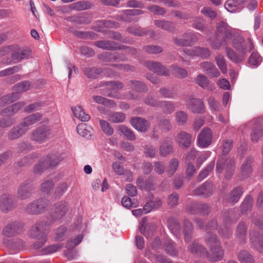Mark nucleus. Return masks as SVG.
Instances as JSON below:
<instances>
[{
	"label": "nucleus",
	"mask_w": 263,
	"mask_h": 263,
	"mask_svg": "<svg viewBox=\"0 0 263 263\" xmlns=\"http://www.w3.org/2000/svg\"><path fill=\"white\" fill-rule=\"evenodd\" d=\"M239 33L223 22L217 24L215 36L209 41L211 47L215 50L219 49L223 45L228 47L236 39Z\"/></svg>",
	"instance_id": "obj_1"
},
{
	"label": "nucleus",
	"mask_w": 263,
	"mask_h": 263,
	"mask_svg": "<svg viewBox=\"0 0 263 263\" xmlns=\"http://www.w3.org/2000/svg\"><path fill=\"white\" fill-rule=\"evenodd\" d=\"M217 222L213 219L208 223L206 226L207 233L205 236V241L207 245L210 248L208 254V259L215 262L221 260L224 255V251L220 246V243L216 236L211 233V230L216 229Z\"/></svg>",
	"instance_id": "obj_2"
},
{
	"label": "nucleus",
	"mask_w": 263,
	"mask_h": 263,
	"mask_svg": "<svg viewBox=\"0 0 263 263\" xmlns=\"http://www.w3.org/2000/svg\"><path fill=\"white\" fill-rule=\"evenodd\" d=\"M231 45H232L240 54H238L229 46L226 47L225 50L228 58L234 63H239L242 62L246 57L248 52L254 48V45L250 39H248L247 45L245 43V40L239 34L236 37Z\"/></svg>",
	"instance_id": "obj_3"
},
{
	"label": "nucleus",
	"mask_w": 263,
	"mask_h": 263,
	"mask_svg": "<svg viewBox=\"0 0 263 263\" xmlns=\"http://www.w3.org/2000/svg\"><path fill=\"white\" fill-rule=\"evenodd\" d=\"M232 146V142L231 141H224L222 148V152L224 155L220 157L216 165V171L218 173H221L223 170L227 171V175L225 177L227 179L231 178L234 171V160L225 155L226 154L230 152Z\"/></svg>",
	"instance_id": "obj_4"
},
{
	"label": "nucleus",
	"mask_w": 263,
	"mask_h": 263,
	"mask_svg": "<svg viewBox=\"0 0 263 263\" xmlns=\"http://www.w3.org/2000/svg\"><path fill=\"white\" fill-rule=\"evenodd\" d=\"M30 84L31 83L28 81L17 83L13 87V93L4 96L0 99V106L3 107L18 99L22 92L27 91L30 89Z\"/></svg>",
	"instance_id": "obj_5"
},
{
	"label": "nucleus",
	"mask_w": 263,
	"mask_h": 263,
	"mask_svg": "<svg viewBox=\"0 0 263 263\" xmlns=\"http://www.w3.org/2000/svg\"><path fill=\"white\" fill-rule=\"evenodd\" d=\"M62 159L58 156H52L42 159L34 168V173L40 174L48 168L56 166Z\"/></svg>",
	"instance_id": "obj_6"
},
{
	"label": "nucleus",
	"mask_w": 263,
	"mask_h": 263,
	"mask_svg": "<svg viewBox=\"0 0 263 263\" xmlns=\"http://www.w3.org/2000/svg\"><path fill=\"white\" fill-rule=\"evenodd\" d=\"M47 230L44 227V224H40L36 228L34 234V249L41 248L46 241Z\"/></svg>",
	"instance_id": "obj_7"
},
{
	"label": "nucleus",
	"mask_w": 263,
	"mask_h": 263,
	"mask_svg": "<svg viewBox=\"0 0 263 263\" xmlns=\"http://www.w3.org/2000/svg\"><path fill=\"white\" fill-rule=\"evenodd\" d=\"M212 132L210 128H203L197 137V145L200 148H206L210 146L212 141Z\"/></svg>",
	"instance_id": "obj_8"
},
{
	"label": "nucleus",
	"mask_w": 263,
	"mask_h": 263,
	"mask_svg": "<svg viewBox=\"0 0 263 263\" xmlns=\"http://www.w3.org/2000/svg\"><path fill=\"white\" fill-rule=\"evenodd\" d=\"M32 185L31 180L23 182L17 189V198L21 200H25L30 197L32 194Z\"/></svg>",
	"instance_id": "obj_9"
},
{
	"label": "nucleus",
	"mask_w": 263,
	"mask_h": 263,
	"mask_svg": "<svg viewBox=\"0 0 263 263\" xmlns=\"http://www.w3.org/2000/svg\"><path fill=\"white\" fill-rule=\"evenodd\" d=\"M83 72L87 77L90 79H95L102 73L109 77H114L116 75L115 72L110 69H105L103 71L100 68L87 67L84 69Z\"/></svg>",
	"instance_id": "obj_10"
},
{
	"label": "nucleus",
	"mask_w": 263,
	"mask_h": 263,
	"mask_svg": "<svg viewBox=\"0 0 263 263\" xmlns=\"http://www.w3.org/2000/svg\"><path fill=\"white\" fill-rule=\"evenodd\" d=\"M51 135L50 129L48 126H43L37 128L34 133V142L42 143L47 140Z\"/></svg>",
	"instance_id": "obj_11"
},
{
	"label": "nucleus",
	"mask_w": 263,
	"mask_h": 263,
	"mask_svg": "<svg viewBox=\"0 0 263 263\" xmlns=\"http://www.w3.org/2000/svg\"><path fill=\"white\" fill-rule=\"evenodd\" d=\"M22 226L17 221H14L8 224L3 230V235L7 237L14 236L21 232Z\"/></svg>",
	"instance_id": "obj_12"
},
{
	"label": "nucleus",
	"mask_w": 263,
	"mask_h": 263,
	"mask_svg": "<svg viewBox=\"0 0 263 263\" xmlns=\"http://www.w3.org/2000/svg\"><path fill=\"white\" fill-rule=\"evenodd\" d=\"M250 239L254 248L259 253H263V236L253 231L250 233Z\"/></svg>",
	"instance_id": "obj_13"
},
{
	"label": "nucleus",
	"mask_w": 263,
	"mask_h": 263,
	"mask_svg": "<svg viewBox=\"0 0 263 263\" xmlns=\"http://www.w3.org/2000/svg\"><path fill=\"white\" fill-rule=\"evenodd\" d=\"M214 190L213 184L209 181H206L199 187L194 191V193L196 195H200L203 197L211 196Z\"/></svg>",
	"instance_id": "obj_14"
},
{
	"label": "nucleus",
	"mask_w": 263,
	"mask_h": 263,
	"mask_svg": "<svg viewBox=\"0 0 263 263\" xmlns=\"http://www.w3.org/2000/svg\"><path fill=\"white\" fill-rule=\"evenodd\" d=\"M192 135L185 132L179 133L176 137V141L181 148H187L191 144Z\"/></svg>",
	"instance_id": "obj_15"
},
{
	"label": "nucleus",
	"mask_w": 263,
	"mask_h": 263,
	"mask_svg": "<svg viewBox=\"0 0 263 263\" xmlns=\"http://www.w3.org/2000/svg\"><path fill=\"white\" fill-rule=\"evenodd\" d=\"M145 65L148 69L158 74L165 76L169 75L168 70L159 63L149 61L146 62Z\"/></svg>",
	"instance_id": "obj_16"
},
{
	"label": "nucleus",
	"mask_w": 263,
	"mask_h": 263,
	"mask_svg": "<svg viewBox=\"0 0 263 263\" xmlns=\"http://www.w3.org/2000/svg\"><path fill=\"white\" fill-rule=\"evenodd\" d=\"M186 105L188 108L195 113H201L204 110V105L201 100L196 99H190Z\"/></svg>",
	"instance_id": "obj_17"
},
{
	"label": "nucleus",
	"mask_w": 263,
	"mask_h": 263,
	"mask_svg": "<svg viewBox=\"0 0 263 263\" xmlns=\"http://www.w3.org/2000/svg\"><path fill=\"white\" fill-rule=\"evenodd\" d=\"M130 123L135 129L141 132H145L149 128L148 122L139 117L132 118Z\"/></svg>",
	"instance_id": "obj_18"
},
{
	"label": "nucleus",
	"mask_w": 263,
	"mask_h": 263,
	"mask_svg": "<svg viewBox=\"0 0 263 263\" xmlns=\"http://www.w3.org/2000/svg\"><path fill=\"white\" fill-rule=\"evenodd\" d=\"M247 226L243 222H240L236 229V236L240 243H244L246 241Z\"/></svg>",
	"instance_id": "obj_19"
},
{
	"label": "nucleus",
	"mask_w": 263,
	"mask_h": 263,
	"mask_svg": "<svg viewBox=\"0 0 263 263\" xmlns=\"http://www.w3.org/2000/svg\"><path fill=\"white\" fill-rule=\"evenodd\" d=\"M13 208L12 200L10 195H3L0 199V210L3 212H7Z\"/></svg>",
	"instance_id": "obj_20"
},
{
	"label": "nucleus",
	"mask_w": 263,
	"mask_h": 263,
	"mask_svg": "<svg viewBox=\"0 0 263 263\" xmlns=\"http://www.w3.org/2000/svg\"><path fill=\"white\" fill-rule=\"evenodd\" d=\"M252 162V158H248L246 160L245 162L243 163L241 168L240 173L241 177L242 179L246 178L248 177H249L251 174L252 171L251 166Z\"/></svg>",
	"instance_id": "obj_21"
},
{
	"label": "nucleus",
	"mask_w": 263,
	"mask_h": 263,
	"mask_svg": "<svg viewBox=\"0 0 263 263\" xmlns=\"http://www.w3.org/2000/svg\"><path fill=\"white\" fill-rule=\"evenodd\" d=\"M67 207L65 203L62 202H58L55 204L54 213L53 214V219L58 220L63 217L66 211Z\"/></svg>",
	"instance_id": "obj_22"
},
{
	"label": "nucleus",
	"mask_w": 263,
	"mask_h": 263,
	"mask_svg": "<svg viewBox=\"0 0 263 263\" xmlns=\"http://www.w3.org/2000/svg\"><path fill=\"white\" fill-rule=\"evenodd\" d=\"M72 111L75 117L83 122H86L89 120L90 116L86 114L83 108L80 106L72 107Z\"/></svg>",
	"instance_id": "obj_23"
},
{
	"label": "nucleus",
	"mask_w": 263,
	"mask_h": 263,
	"mask_svg": "<svg viewBox=\"0 0 263 263\" xmlns=\"http://www.w3.org/2000/svg\"><path fill=\"white\" fill-rule=\"evenodd\" d=\"M170 142V139L168 138L164 139L160 147V154L161 156H166L172 152L173 146Z\"/></svg>",
	"instance_id": "obj_24"
},
{
	"label": "nucleus",
	"mask_w": 263,
	"mask_h": 263,
	"mask_svg": "<svg viewBox=\"0 0 263 263\" xmlns=\"http://www.w3.org/2000/svg\"><path fill=\"white\" fill-rule=\"evenodd\" d=\"M25 133V132L20 125L14 126L8 133V138L10 140H15L19 138Z\"/></svg>",
	"instance_id": "obj_25"
},
{
	"label": "nucleus",
	"mask_w": 263,
	"mask_h": 263,
	"mask_svg": "<svg viewBox=\"0 0 263 263\" xmlns=\"http://www.w3.org/2000/svg\"><path fill=\"white\" fill-rule=\"evenodd\" d=\"M225 8L230 12L235 13L241 10L242 6L236 3L235 0H228L224 5Z\"/></svg>",
	"instance_id": "obj_26"
},
{
	"label": "nucleus",
	"mask_w": 263,
	"mask_h": 263,
	"mask_svg": "<svg viewBox=\"0 0 263 263\" xmlns=\"http://www.w3.org/2000/svg\"><path fill=\"white\" fill-rule=\"evenodd\" d=\"M77 129L78 133L85 138H88L91 136L90 131L91 128L86 124L81 123L78 124Z\"/></svg>",
	"instance_id": "obj_27"
},
{
	"label": "nucleus",
	"mask_w": 263,
	"mask_h": 263,
	"mask_svg": "<svg viewBox=\"0 0 263 263\" xmlns=\"http://www.w3.org/2000/svg\"><path fill=\"white\" fill-rule=\"evenodd\" d=\"M128 85H129L132 89L138 92H145L147 90L146 85L139 81H129Z\"/></svg>",
	"instance_id": "obj_28"
},
{
	"label": "nucleus",
	"mask_w": 263,
	"mask_h": 263,
	"mask_svg": "<svg viewBox=\"0 0 263 263\" xmlns=\"http://www.w3.org/2000/svg\"><path fill=\"white\" fill-rule=\"evenodd\" d=\"M238 258L241 263H254V259L248 252L242 250L239 252Z\"/></svg>",
	"instance_id": "obj_29"
},
{
	"label": "nucleus",
	"mask_w": 263,
	"mask_h": 263,
	"mask_svg": "<svg viewBox=\"0 0 263 263\" xmlns=\"http://www.w3.org/2000/svg\"><path fill=\"white\" fill-rule=\"evenodd\" d=\"M193 208H197L199 210V212L202 215L208 214L210 210V207L207 204H197L196 203H193L187 208L189 211L191 213H194V211L192 209Z\"/></svg>",
	"instance_id": "obj_30"
},
{
	"label": "nucleus",
	"mask_w": 263,
	"mask_h": 263,
	"mask_svg": "<svg viewBox=\"0 0 263 263\" xmlns=\"http://www.w3.org/2000/svg\"><path fill=\"white\" fill-rule=\"evenodd\" d=\"M242 194V189L240 187H237L232 191L230 194L228 200L230 202H237L240 199Z\"/></svg>",
	"instance_id": "obj_31"
},
{
	"label": "nucleus",
	"mask_w": 263,
	"mask_h": 263,
	"mask_svg": "<svg viewBox=\"0 0 263 263\" xmlns=\"http://www.w3.org/2000/svg\"><path fill=\"white\" fill-rule=\"evenodd\" d=\"M158 108H161L164 113L171 114L175 110L174 103L170 101H161Z\"/></svg>",
	"instance_id": "obj_32"
},
{
	"label": "nucleus",
	"mask_w": 263,
	"mask_h": 263,
	"mask_svg": "<svg viewBox=\"0 0 263 263\" xmlns=\"http://www.w3.org/2000/svg\"><path fill=\"white\" fill-rule=\"evenodd\" d=\"M215 61L217 66L219 67L221 72L223 73H227V66L224 56L221 54L219 53L215 58Z\"/></svg>",
	"instance_id": "obj_33"
},
{
	"label": "nucleus",
	"mask_w": 263,
	"mask_h": 263,
	"mask_svg": "<svg viewBox=\"0 0 263 263\" xmlns=\"http://www.w3.org/2000/svg\"><path fill=\"white\" fill-rule=\"evenodd\" d=\"M71 7L73 10L83 11L91 7V4L89 2L80 1L71 4Z\"/></svg>",
	"instance_id": "obj_34"
},
{
	"label": "nucleus",
	"mask_w": 263,
	"mask_h": 263,
	"mask_svg": "<svg viewBox=\"0 0 263 263\" xmlns=\"http://www.w3.org/2000/svg\"><path fill=\"white\" fill-rule=\"evenodd\" d=\"M179 166V161L177 159H172L167 168V173L171 177L174 175L176 171L177 170Z\"/></svg>",
	"instance_id": "obj_35"
},
{
	"label": "nucleus",
	"mask_w": 263,
	"mask_h": 263,
	"mask_svg": "<svg viewBox=\"0 0 263 263\" xmlns=\"http://www.w3.org/2000/svg\"><path fill=\"white\" fill-rule=\"evenodd\" d=\"M63 247L62 243L54 244L46 247L42 250V254L47 255L56 252L57 251L61 250Z\"/></svg>",
	"instance_id": "obj_36"
},
{
	"label": "nucleus",
	"mask_w": 263,
	"mask_h": 263,
	"mask_svg": "<svg viewBox=\"0 0 263 263\" xmlns=\"http://www.w3.org/2000/svg\"><path fill=\"white\" fill-rule=\"evenodd\" d=\"M188 119L187 114L184 111L179 110L175 113V120L179 125H184Z\"/></svg>",
	"instance_id": "obj_37"
},
{
	"label": "nucleus",
	"mask_w": 263,
	"mask_h": 263,
	"mask_svg": "<svg viewBox=\"0 0 263 263\" xmlns=\"http://www.w3.org/2000/svg\"><path fill=\"white\" fill-rule=\"evenodd\" d=\"M171 68L172 74L176 77L182 78L187 76V71L184 68H180L176 65L172 66Z\"/></svg>",
	"instance_id": "obj_38"
},
{
	"label": "nucleus",
	"mask_w": 263,
	"mask_h": 263,
	"mask_svg": "<svg viewBox=\"0 0 263 263\" xmlns=\"http://www.w3.org/2000/svg\"><path fill=\"white\" fill-rule=\"evenodd\" d=\"M95 45L103 49L112 50L117 48L115 43L111 41H101L96 42Z\"/></svg>",
	"instance_id": "obj_39"
},
{
	"label": "nucleus",
	"mask_w": 263,
	"mask_h": 263,
	"mask_svg": "<svg viewBox=\"0 0 263 263\" xmlns=\"http://www.w3.org/2000/svg\"><path fill=\"white\" fill-rule=\"evenodd\" d=\"M195 82L197 85L203 88L209 87L210 85V81L208 78L202 74H199L197 76Z\"/></svg>",
	"instance_id": "obj_40"
},
{
	"label": "nucleus",
	"mask_w": 263,
	"mask_h": 263,
	"mask_svg": "<svg viewBox=\"0 0 263 263\" xmlns=\"http://www.w3.org/2000/svg\"><path fill=\"white\" fill-rule=\"evenodd\" d=\"M92 98L93 100L98 104L105 105L111 107L115 106V103L113 101L107 99L101 96H94Z\"/></svg>",
	"instance_id": "obj_41"
},
{
	"label": "nucleus",
	"mask_w": 263,
	"mask_h": 263,
	"mask_svg": "<svg viewBox=\"0 0 263 263\" xmlns=\"http://www.w3.org/2000/svg\"><path fill=\"white\" fill-rule=\"evenodd\" d=\"M125 119V115L122 112H113L108 116L109 120L114 123L122 122L124 121Z\"/></svg>",
	"instance_id": "obj_42"
},
{
	"label": "nucleus",
	"mask_w": 263,
	"mask_h": 263,
	"mask_svg": "<svg viewBox=\"0 0 263 263\" xmlns=\"http://www.w3.org/2000/svg\"><path fill=\"white\" fill-rule=\"evenodd\" d=\"M215 166V162L214 161L211 162L204 170H203L197 177V180L199 181H202L205 177H206L209 173L212 170Z\"/></svg>",
	"instance_id": "obj_43"
},
{
	"label": "nucleus",
	"mask_w": 263,
	"mask_h": 263,
	"mask_svg": "<svg viewBox=\"0 0 263 263\" xmlns=\"http://www.w3.org/2000/svg\"><path fill=\"white\" fill-rule=\"evenodd\" d=\"M122 205L126 208L130 209L133 208L137 207L139 205V203L137 200L132 199L127 196H125L122 198L121 201Z\"/></svg>",
	"instance_id": "obj_44"
},
{
	"label": "nucleus",
	"mask_w": 263,
	"mask_h": 263,
	"mask_svg": "<svg viewBox=\"0 0 263 263\" xmlns=\"http://www.w3.org/2000/svg\"><path fill=\"white\" fill-rule=\"evenodd\" d=\"M253 198L251 196H247L243 200L241 208L242 214H245L248 211L250 210L252 206Z\"/></svg>",
	"instance_id": "obj_45"
},
{
	"label": "nucleus",
	"mask_w": 263,
	"mask_h": 263,
	"mask_svg": "<svg viewBox=\"0 0 263 263\" xmlns=\"http://www.w3.org/2000/svg\"><path fill=\"white\" fill-rule=\"evenodd\" d=\"M184 40H187L186 42V46H191L198 40L197 35L192 32H186L182 35Z\"/></svg>",
	"instance_id": "obj_46"
},
{
	"label": "nucleus",
	"mask_w": 263,
	"mask_h": 263,
	"mask_svg": "<svg viewBox=\"0 0 263 263\" xmlns=\"http://www.w3.org/2000/svg\"><path fill=\"white\" fill-rule=\"evenodd\" d=\"M190 251L194 254H200L201 255L206 254L205 249L201 245L197 243H192L190 248Z\"/></svg>",
	"instance_id": "obj_47"
},
{
	"label": "nucleus",
	"mask_w": 263,
	"mask_h": 263,
	"mask_svg": "<svg viewBox=\"0 0 263 263\" xmlns=\"http://www.w3.org/2000/svg\"><path fill=\"white\" fill-rule=\"evenodd\" d=\"M119 130L130 140H134L136 138L133 132L123 125L119 126Z\"/></svg>",
	"instance_id": "obj_48"
},
{
	"label": "nucleus",
	"mask_w": 263,
	"mask_h": 263,
	"mask_svg": "<svg viewBox=\"0 0 263 263\" xmlns=\"http://www.w3.org/2000/svg\"><path fill=\"white\" fill-rule=\"evenodd\" d=\"M169 229L173 233H177L180 230V227L177 219L170 218L167 221Z\"/></svg>",
	"instance_id": "obj_49"
},
{
	"label": "nucleus",
	"mask_w": 263,
	"mask_h": 263,
	"mask_svg": "<svg viewBox=\"0 0 263 263\" xmlns=\"http://www.w3.org/2000/svg\"><path fill=\"white\" fill-rule=\"evenodd\" d=\"M100 125L102 131L107 135H111L114 133V129L110 126L109 124L106 121L100 120Z\"/></svg>",
	"instance_id": "obj_50"
},
{
	"label": "nucleus",
	"mask_w": 263,
	"mask_h": 263,
	"mask_svg": "<svg viewBox=\"0 0 263 263\" xmlns=\"http://www.w3.org/2000/svg\"><path fill=\"white\" fill-rule=\"evenodd\" d=\"M159 91L160 95L165 98H174L176 95V91L173 88H163Z\"/></svg>",
	"instance_id": "obj_51"
},
{
	"label": "nucleus",
	"mask_w": 263,
	"mask_h": 263,
	"mask_svg": "<svg viewBox=\"0 0 263 263\" xmlns=\"http://www.w3.org/2000/svg\"><path fill=\"white\" fill-rule=\"evenodd\" d=\"M147 9L151 11L154 15H163L165 14L166 11L164 8L158 5H152L147 7Z\"/></svg>",
	"instance_id": "obj_52"
},
{
	"label": "nucleus",
	"mask_w": 263,
	"mask_h": 263,
	"mask_svg": "<svg viewBox=\"0 0 263 263\" xmlns=\"http://www.w3.org/2000/svg\"><path fill=\"white\" fill-rule=\"evenodd\" d=\"M33 124V115H31L25 118L20 125L26 132Z\"/></svg>",
	"instance_id": "obj_53"
},
{
	"label": "nucleus",
	"mask_w": 263,
	"mask_h": 263,
	"mask_svg": "<svg viewBox=\"0 0 263 263\" xmlns=\"http://www.w3.org/2000/svg\"><path fill=\"white\" fill-rule=\"evenodd\" d=\"M261 62V58L257 52L252 53L249 58L248 63L251 66H257Z\"/></svg>",
	"instance_id": "obj_54"
},
{
	"label": "nucleus",
	"mask_w": 263,
	"mask_h": 263,
	"mask_svg": "<svg viewBox=\"0 0 263 263\" xmlns=\"http://www.w3.org/2000/svg\"><path fill=\"white\" fill-rule=\"evenodd\" d=\"M4 243L8 246V247L11 250H20L23 246V242L20 239H16L10 243H8L5 241Z\"/></svg>",
	"instance_id": "obj_55"
},
{
	"label": "nucleus",
	"mask_w": 263,
	"mask_h": 263,
	"mask_svg": "<svg viewBox=\"0 0 263 263\" xmlns=\"http://www.w3.org/2000/svg\"><path fill=\"white\" fill-rule=\"evenodd\" d=\"M192 227L189 221H185L184 223V240L189 242L191 239Z\"/></svg>",
	"instance_id": "obj_56"
},
{
	"label": "nucleus",
	"mask_w": 263,
	"mask_h": 263,
	"mask_svg": "<svg viewBox=\"0 0 263 263\" xmlns=\"http://www.w3.org/2000/svg\"><path fill=\"white\" fill-rule=\"evenodd\" d=\"M261 128V126L258 124H257L256 127H254L251 135L253 141H256L260 137L263 136V131Z\"/></svg>",
	"instance_id": "obj_57"
},
{
	"label": "nucleus",
	"mask_w": 263,
	"mask_h": 263,
	"mask_svg": "<svg viewBox=\"0 0 263 263\" xmlns=\"http://www.w3.org/2000/svg\"><path fill=\"white\" fill-rule=\"evenodd\" d=\"M196 50L197 51L196 52V57H201L203 59H208L211 56V51L208 48L197 46Z\"/></svg>",
	"instance_id": "obj_58"
},
{
	"label": "nucleus",
	"mask_w": 263,
	"mask_h": 263,
	"mask_svg": "<svg viewBox=\"0 0 263 263\" xmlns=\"http://www.w3.org/2000/svg\"><path fill=\"white\" fill-rule=\"evenodd\" d=\"M83 236L79 235L74 239L69 241L67 242L66 247L68 250H70L78 245L81 242Z\"/></svg>",
	"instance_id": "obj_59"
},
{
	"label": "nucleus",
	"mask_w": 263,
	"mask_h": 263,
	"mask_svg": "<svg viewBox=\"0 0 263 263\" xmlns=\"http://www.w3.org/2000/svg\"><path fill=\"white\" fill-rule=\"evenodd\" d=\"M155 24L158 27L167 30H171L173 27L172 24L168 21L157 20L155 21Z\"/></svg>",
	"instance_id": "obj_60"
},
{
	"label": "nucleus",
	"mask_w": 263,
	"mask_h": 263,
	"mask_svg": "<svg viewBox=\"0 0 263 263\" xmlns=\"http://www.w3.org/2000/svg\"><path fill=\"white\" fill-rule=\"evenodd\" d=\"M144 50L147 53L152 54H157L162 51V49L159 46L148 45L144 48Z\"/></svg>",
	"instance_id": "obj_61"
},
{
	"label": "nucleus",
	"mask_w": 263,
	"mask_h": 263,
	"mask_svg": "<svg viewBox=\"0 0 263 263\" xmlns=\"http://www.w3.org/2000/svg\"><path fill=\"white\" fill-rule=\"evenodd\" d=\"M165 250L172 256H176L177 254V251L175 248L174 242L172 240L168 241L165 245Z\"/></svg>",
	"instance_id": "obj_62"
},
{
	"label": "nucleus",
	"mask_w": 263,
	"mask_h": 263,
	"mask_svg": "<svg viewBox=\"0 0 263 263\" xmlns=\"http://www.w3.org/2000/svg\"><path fill=\"white\" fill-rule=\"evenodd\" d=\"M66 228L63 226L59 227L56 232L55 238L57 240L61 241L64 238L65 234L66 232Z\"/></svg>",
	"instance_id": "obj_63"
},
{
	"label": "nucleus",
	"mask_w": 263,
	"mask_h": 263,
	"mask_svg": "<svg viewBox=\"0 0 263 263\" xmlns=\"http://www.w3.org/2000/svg\"><path fill=\"white\" fill-rule=\"evenodd\" d=\"M154 171L158 175H161L165 172V166L164 164L160 161L154 162Z\"/></svg>",
	"instance_id": "obj_64"
}]
</instances>
